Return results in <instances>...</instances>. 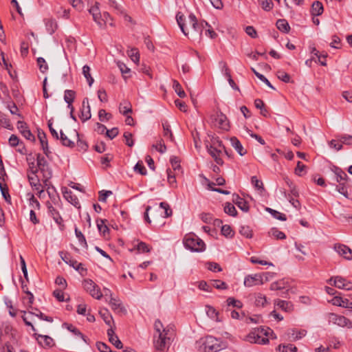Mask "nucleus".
<instances>
[{"mask_svg":"<svg viewBox=\"0 0 352 352\" xmlns=\"http://www.w3.org/2000/svg\"><path fill=\"white\" fill-rule=\"evenodd\" d=\"M154 328L156 331L153 339L155 348L159 352H165L170 344L173 329L168 326L164 327L160 320H155Z\"/></svg>","mask_w":352,"mask_h":352,"instance_id":"nucleus-1","label":"nucleus"},{"mask_svg":"<svg viewBox=\"0 0 352 352\" xmlns=\"http://www.w3.org/2000/svg\"><path fill=\"white\" fill-rule=\"evenodd\" d=\"M176 20L179 27L185 36L190 33L201 36L203 31V24L199 23L195 14H190L186 19L184 15L179 12L176 15Z\"/></svg>","mask_w":352,"mask_h":352,"instance_id":"nucleus-2","label":"nucleus"},{"mask_svg":"<svg viewBox=\"0 0 352 352\" xmlns=\"http://www.w3.org/2000/svg\"><path fill=\"white\" fill-rule=\"evenodd\" d=\"M184 247L192 252H202L206 250V244L193 233L186 234L183 239Z\"/></svg>","mask_w":352,"mask_h":352,"instance_id":"nucleus-3","label":"nucleus"},{"mask_svg":"<svg viewBox=\"0 0 352 352\" xmlns=\"http://www.w3.org/2000/svg\"><path fill=\"white\" fill-rule=\"evenodd\" d=\"M38 172L42 174V180L45 186H48L49 180L52 176V172L45 158L41 154L36 156Z\"/></svg>","mask_w":352,"mask_h":352,"instance_id":"nucleus-4","label":"nucleus"},{"mask_svg":"<svg viewBox=\"0 0 352 352\" xmlns=\"http://www.w3.org/2000/svg\"><path fill=\"white\" fill-rule=\"evenodd\" d=\"M205 352H219L226 347V344L213 336H207L203 342Z\"/></svg>","mask_w":352,"mask_h":352,"instance_id":"nucleus-5","label":"nucleus"},{"mask_svg":"<svg viewBox=\"0 0 352 352\" xmlns=\"http://www.w3.org/2000/svg\"><path fill=\"white\" fill-rule=\"evenodd\" d=\"M83 287L93 298L100 299L102 296L99 287L91 279H85L83 283Z\"/></svg>","mask_w":352,"mask_h":352,"instance_id":"nucleus-6","label":"nucleus"},{"mask_svg":"<svg viewBox=\"0 0 352 352\" xmlns=\"http://www.w3.org/2000/svg\"><path fill=\"white\" fill-rule=\"evenodd\" d=\"M328 319L329 322H331L339 327H346L348 329L352 328V321L343 316L331 313L329 314Z\"/></svg>","mask_w":352,"mask_h":352,"instance_id":"nucleus-7","label":"nucleus"},{"mask_svg":"<svg viewBox=\"0 0 352 352\" xmlns=\"http://www.w3.org/2000/svg\"><path fill=\"white\" fill-rule=\"evenodd\" d=\"M99 3L96 2L95 6H92L89 10V13L92 15L94 21L98 24L100 28H104L106 25V22L104 19H102V14L100 12Z\"/></svg>","mask_w":352,"mask_h":352,"instance_id":"nucleus-8","label":"nucleus"},{"mask_svg":"<svg viewBox=\"0 0 352 352\" xmlns=\"http://www.w3.org/2000/svg\"><path fill=\"white\" fill-rule=\"evenodd\" d=\"M212 123L215 126L223 130H228L229 123L226 115L217 113L212 118Z\"/></svg>","mask_w":352,"mask_h":352,"instance_id":"nucleus-9","label":"nucleus"},{"mask_svg":"<svg viewBox=\"0 0 352 352\" xmlns=\"http://www.w3.org/2000/svg\"><path fill=\"white\" fill-rule=\"evenodd\" d=\"M263 277L259 274L253 275H248L244 279V285L248 287H251L258 285H263Z\"/></svg>","mask_w":352,"mask_h":352,"instance_id":"nucleus-10","label":"nucleus"},{"mask_svg":"<svg viewBox=\"0 0 352 352\" xmlns=\"http://www.w3.org/2000/svg\"><path fill=\"white\" fill-rule=\"evenodd\" d=\"M330 283L331 281H333V285L339 288V289H343L346 290H351L352 289V283L347 281L346 279L341 276H336L332 277L329 280Z\"/></svg>","mask_w":352,"mask_h":352,"instance_id":"nucleus-11","label":"nucleus"},{"mask_svg":"<svg viewBox=\"0 0 352 352\" xmlns=\"http://www.w3.org/2000/svg\"><path fill=\"white\" fill-rule=\"evenodd\" d=\"M48 214L54 221L60 226V229L64 227L63 220L59 212L50 203L47 204Z\"/></svg>","mask_w":352,"mask_h":352,"instance_id":"nucleus-12","label":"nucleus"},{"mask_svg":"<svg viewBox=\"0 0 352 352\" xmlns=\"http://www.w3.org/2000/svg\"><path fill=\"white\" fill-rule=\"evenodd\" d=\"M335 250L345 259L352 260V250L348 246L343 244L335 245Z\"/></svg>","mask_w":352,"mask_h":352,"instance_id":"nucleus-13","label":"nucleus"},{"mask_svg":"<svg viewBox=\"0 0 352 352\" xmlns=\"http://www.w3.org/2000/svg\"><path fill=\"white\" fill-rule=\"evenodd\" d=\"M91 117V108L89 104V100L87 98L83 99L82 103V109L80 111V118L82 122H85L89 120Z\"/></svg>","mask_w":352,"mask_h":352,"instance_id":"nucleus-14","label":"nucleus"},{"mask_svg":"<svg viewBox=\"0 0 352 352\" xmlns=\"http://www.w3.org/2000/svg\"><path fill=\"white\" fill-rule=\"evenodd\" d=\"M232 201L243 212H248L250 207L248 203L237 194L232 195Z\"/></svg>","mask_w":352,"mask_h":352,"instance_id":"nucleus-15","label":"nucleus"},{"mask_svg":"<svg viewBox=\"0 0 352 352\" xmlns=\"http://www.w3.org/2000/svg\"><path fill=\"white\" fill-rule=\"evenodd\" d=\"M109 305L111 306V308L114 311H116L118 313H122V312L126 311V309L123 307L121 300L118 298L111 296V298L109 299Z\"/></svg>","mask_w":352,"mask_h":352,"instance_id":"nucleus-16","label":"nucleus"},{"mask_svg":"<svg viewBox=\"0 0 352 352\" xmlns=\"http://www.w3.org/2000/svg\"><path fill=\"white\" fill-rule=\"evenodd\" d=\"M274 305L285 312H291L294 309L293 304L289 301L277 299L274 301Z\"/></svg>","mask_w":352,"mask_h":352,"instance_id":"nucleus-17","label":"nucleus"},{"mask_svg":"<svg viewBox=\"0 0 352 352\" xmlns=\"http://www.w3.org/2000/svg\"><path fill=\"white\" fill-rule=\"evenodd\" d=\"M107 336L109 337V342L117 349L122 348V343L118 337L115 334L114 330L112 327L107 330Z\"/></svg>","mask_w":352,"mask_h":352,"instance_id":"nucleus-18","label":"nucleus"},{"mask_svg":"<svg viewBox=\"0 0 352 352\" xmlns=\"http://www.w3.org/2000/svg\"><path fill=\"white\" fill-rule=\"evenodd\" d=\"M271 290H285L283 294L287 292L289 290V286L287 285V282H285L284 280H280L276 282H274L270 285ZM280 296H284L283 294H280Z\"/></svg>","mask_w":352,"mask_h":352,"instance_id":"nucleus-19","label":"nucleus"},{"mask_svg":"<svg viewBox=\"0 0 352 352\" xmlns=\"http://www.w3.org/2000/svg\"><path fill=\"white\" fill-rule=\"evenodd\" d=\"M63 197L65 198V199H67L75 207L80 208V202L78 197L75 195H74L71 190H67L66 188L65 190L63 192Z\"/></svg>","mask_w":352,"mask_h":352,"instance_id":"nucleus-20","label":"nucleus"},{"mask_svg":"<svg viewBox=\"0 0 352 352\" xmlns=\"http://www.w3.org/2000/svg\"><path fill=\"white\" fill-rule=\"evenodd\" d=\"M230 143L232 146L238 152L241 156L244 155L247 153L246 150L243 148L240 141L236 137H232L230 138Z\"/></svg>","mask_w":352,"mask_h":352,"instance_id":"nucleus-21","label":"nucleus"},{"mask_svg":"<svg viewBox=\"0 0 352 352\" xmlns=\"http://www.w3.org/2000/svg\"><path fill=\"white\" fill-rule=\"evenodd\" d=\"M338 183V184L336 187L337 191L344 195L346 198H349L348 189L351 188V185L349 184L348 181H342Z\"/></svg>","mask_w":352,"mask_h":352,"instance_id":"nucleus-22","label":"nucleus"},{"mask_svg":"<svg viewBox=\"0 0 352 352\" xmlns=\"http://www.w3.org/2000/svg\"><path fill=\"white\" fill-rule=\"evenodd\" d=\"M99 314L106 324L111 327V324L113 323V320L109 311L106 308H103L99 311Z\"/></svg>","mask_w":352,"mask_h":352,"instance_id":"nucleus-23","label":"nucleus"},{"mask_svg":"<svg viewBox=\"0 0 352 352\" xmlns=\"http://www.w3.org/2000/svg\"><path fill=\"white\" fill-rule=\"evenodd\" d=\"M307 331L304 329L297 331L294 329H289L287 335L289 338H292V340H296L302 338L306 335Z\"/></svg>","mask_w":352,"mask_h":352,"instance_id":"nucleus-24","label":"nucleus"},{"mask_svg":"<svg viewBox=\"0 0 352 352\" xmlns=\"http://www.w3.org/2000/svg\"><path fill=\"white\" fill-rule=\"evenodd\" d=\"M323 5L320 1H316L312 3L311 10L312 16H320L323 13Z\"/></svg>","mask_w":352,"mask_h":352,"instance_id":"nucleus-25","label":"nucleus"},{"mask_svg":"<svg viewBox=\"0 0 352 352\" xmlns=\"http://www.w3.org/2000/svg\"><path fill=\"white\" fill-rule=\"evenodd\" d=\"M276 25L278 30L283 33H288L290 30L288 22L284 19L277 20Z\"/></svg>","mask_w":352,"mask_h":352,"instance_id":"nucleus-26","label":"nucleus"},{"mask_svg":"<svg viewBox=\"0 0 352 352\" xmlns=\"http://www.w3.org/2000/svg\"><path fill=\"white\" fill-rule=\"evenodd\" d=\"M37 340L38 343L44 346L51 347L54 344L53 339L48 336L38 335Z\"/></svg>","mask_w":352,"mask_h":352,"instance_id":"nucleus-27","label":"nucleus"},{"mask_svg":"<svg viewBox=\"0 0 352 352\" xmlns=\"http://www.w3.org/2000/svg\"><path fill=\"white\" fill-rule=\"evenodd\" d=\"M334 173L336 175V182H340L342 181H349V177L345 172L338 167H335Z\"/></svg>","mask_w":352,"mask_h":352,"instance_id":"nucleus-28","label":"nucleus"},{"mask_svg":"<svg viewBox=\"0 0 352 352\" xmlns=\"http://www.w3.org/2000/svg\"><path fill=\"white\" fill-rule=\"evenodd\" d=\"M119 111L124 116L132 112V107L130 102L124 101L120 104Z\"/></svg>","mask_w":352,"mask_h":352,"instance_id":"nucleus-29","label":"nucleus"},{"mask_svg":"<svg viewBox=\"0 0 352 352\" xmlns=\"http://www.w3.org/2000/svg\"><path fill=\"white\" fill-rule=\"evenodd\" d=\"M206 314L208 317L214 320L215 321H220L219 319V312L212 306H206Z\"/></svg>","mask_w":352,"mask_h":352,"instance_id":"nucleus-30","label":"nucleus"},{"mask_svg":"<svg viewBox=\"0 0 352 352\" xmlns=\"http://www.w3.org/2000/svg\"><path fill=\"white\" fill-rule=\"evenodd\" d=\"M63 326L69 331L74 333L75 335L80 336L85 342H87L85 336L72 324L63 323Z\"/></svg>","mask_w":352,"mask_h":352,"instance_id":"nucleus-31","label":"nucleus"},{"mask_svg":"<svg viewBox=\"0 0 352 352\" xmlns=\"http://www.w3.org/2000/svg\"><path fill=\"white\" fill-rule=\"evenodd\" d=\"M331 302L333 305L342 307L345 308H352V303L349 301H346V304H342L343 302V298L339 296H335L332 300Z\"/></svg>","mask_w":352,"mask_h":352,"instance_id":"nucleus-32","label":"nucleus"},{"mask_svg":"<svg viewBox=\"0 0 352 352\" xmlns=\"http://www.w3.org/2000/svg\"><path fill=\"white\" fill-rule=\"evenodd\" d=\"M45 27L47 32L52 34L57 28V24L55 20L52 19H48L45 20Z\"/></svg>","mask_w":352,"mask_h":352,"instance_id":"nucleus-33","label":"nucleus"},{"mask_svg":"<svg viewBox=\"0 0 352 352\" xmlns=\"http://www.w3.org/2000/svg\"><path fill=\"white\" fill-rule=\"evenodd\" d=\"M268 234L270 236H272L276 239H285L286 238L285 233L278 230L276 228H271L268 232Z\"/></svg>","mask_w":352,"mask_h":352,"instance_id":"nucleus-34","label":"nucleus"},{"mask_svg":"<svg viewBox=\"0 0 352 352\" xmlns=\"http://www.w3.org/2000/svg\"><path fill=\"white\" fill-rule=\"evenodd\" d=\"M59 139L60 140L62 144L65 146L73 148L75 145L74 142L69 139L62 131L60 132Z\"/></svg>","mask_w":352,"mask_h":352,"instance_id":"nucleus-35","label":"nucleus"},{"mask_svg":"<svg viewBox=\"0 0 352 352\" xmlns=\"http://www.w3.org/2000/svg\"><path fill=\"white\" fill-rule=\"evenodd\" d=\"M173 87L175 90V91L177 93V94L182 98H185L186 96V94L185 91L183 90L181 85L179 82L174 80L173 82Z\"/></svg>","mask_w":352,"mask_h":352,"instance_id":"nucleus-36","label":"nucleus"},{"mask_svg":"<svg viewBox=\"0 0 352 352\" xmlns=\"http://www.w3.org/2000/svg\"><path fill=\"white\" fill-rule=\"evenodd\" d=\"M91 69L88 65H84L82 67V74L85 78L87 79L89 85L91 87L94 82V78L91 77L90 74Z\"/></svg>","mask_w":352,"mask_h":352,"instance_id":"nucleus-37","label":"nucleus"},{"mask_svg":"<svg viewBox=\"0 0 352 352\" xmlns=\"http://www.w3.org/2000/svg\"><path fill=\"white\" fill-rule=\"evenodd\" d=\"M76 93L73 90L67 89L65 91L64 94V100L67 104H70V103H73L75 98Z\"/></svg>","mask_w":352,"mask_h":352,"instance_id":"nucleus-38","label":"nucleus"},{"mask_svg":"<svg viewBox=\"0 0 352 352\" xmlns=\"http://www.w3.org/2000/svg\"><path fill=\"white\" fill-rule=\"evenodd\" d=\"M4 127L9 130H12L13 126L10 124V120L0 112V128Z\"/></svg>","mask_w":352,"mask_h":352,"instance_id":"nucleus-39","label":"nucleus"},{"mask_svg":"<svg viewBox=\"0 0 352 352\" xmlns=\"http://www.w3.org/2000/svg\"><path fill=\"white\" fill-rule=\"evenodd\" d=\"M224 212L232 217H236L237 214V211L233 204L231 203L227 202L224 206Z\"/></svg>","mask_w":352,"mask_h":352,"instance_id":"nucleus-40","label":"nucleus"},{"mask_svg":"<svg viewBox=\"0 0 352 352\" xmlns=\"http://www.w3.org/2000/svg\"><path fill=\"white\" fill-rule=\"evenodd\" d=\"M278 352H296L297 348L293 344L281 345L277 348Z\"/></svg>","mask_w":352,"mask_h":352,"instance_id":"nucleus-41","label":"nucleus"},{"mask_svg":"<svg viewBox=\"0 0 352 352\" xmlns=\"http://www.w3.org/2000/svg\"><path fill=\"white\" fill-rule=\"evenodd\" d=\"M253 73L255 74V76L260 79L261 81H263L267 87L272 89H275V88L273 87V85L271 84V82L261 74L256 72L254 68H251Z\"/></svg>","mask_w":352,"mask_h":352,"instance_id":"nucleus-42","label":"nucleus"},{"mask_svg":"<svg viewBox=\"0 0 352 352\" xmlns=\"http://www.w3.org/2000/svg\"><path fill=\"white\" fill-rule=\"evenodd\" d=\"M128 56L134 63H138L140 60V54L136 48H132L127 51Z\"/></svg>","mask_w":352,"mask_h":352,"instance_id":"nucleus-43","label":"nucleus"},{"mask_svg":"<svg viewBox=\"0 0 352 352\" xmlns=\"http://www.w3.org/2000/svg\"><path fill=\"white\" fill-rule=\"evenodd\" d=\"M258 2L265 11L269 12L273 8L274 3L272 0H258Z\"/></svg>","mask_w":352,"mask_h":352,"instance_id":"nucleus-44","label":"nucleus"},{"mask_svg":"<svg viewBox=\"0 0 352 352\" xmlns=\"http://www.w3.org/2000/svg\"><path fill=\"white\" fill-rule=\"evenodd\" d=\"M267 210L273 216V217H274L278 220H280V221H286L287 220V217L285 214H283L281 212H279L275 210H273V209L269 208H267Z\"/></svg>","mask_w":352,"mask_h":352,"instance_id":"nucleus-45","label":"nucleus"},{"mask_svg":"<svg viewBox=\"0 0 352 352\" xmlns=\"http://www.w3.org/2000/svg\"><path fill=\"white\" fill-rule=\"evenodd\" d=\"M226 302L228 306H232L233 307H236L237 309H241L243 307V303L240 300H236L232 297H229Z\"/></svg>","mask_w":352,"mask_h":352,"instance_id":"nucleus-46","label":"nucleus"},{"mask_svg":"<svg viewBox=\"0 0 352 352\" xmlns=\"http://www.w3.org/2000/svg\"><path fill=\"white\" fill-rule=\"evenodd\" d=\"M28 180L31 186H41V184L39 182V177L36 175V173H29Z\"/></svg>","mask_w":352,"mask_h":352,"instance_id":"nucleus-47","label":"nucleus"},{"mask_svg":"<svg viewBox=\"0 0 352 352\" xmlns=\"http://www.w3.org/2000/svg\"><path fill=\"white\" fill-rule=\"evenodd\" d=\"M35 311H36V312L30 311L29 314L36 316L41 320H45V321H47V322H53V318L52 317L47 316L44 315L41 311H39L37 309H35Z\"/></svg>","mask_w":352,"mask_h":352,"instance_id":"nucleus-48","label":"nucleus"},{"mask_svg":"<svg viewBox=\"0 0 352 352\" xmlns=\"http://www.w3.org/2000/svg\"><path fill=\"white\" fill-rule=\"evenodd\" d=\"M267 303L265 296L262 294H257L255 298V305L256 306L264 307Z\"/></svg>","mask_w":352,"mask_h":352,"instance_id":"nucleus-49","label":"nucleus"},{"mask_svg":"<svg viewBox=\"0 0 352 352\" xmlns=\"http://www.w3.org/2000/svg\"><path fill=\"white\" fill-rule=\"evenodd\" d=\"M239 232L241 235L248 239H250L252 236V231L249 226H241Z\"/></svg>","mask_w":352,"mask_h":352,"instance_id":"nucleus-50","label":"nucleus"},{"mask_svg":"<svg viewBox=\"0 0 352 352\" xmlns=\"http://www.w3.org/2000/svg\"><path fill=\"white\" fill-rule=\"evenodd\" d=\"M37 65L39 67L41 72L42 73H45L48 69V65L45 60L42 57H39L37 58Z\"/></svg>","mask_w":352,"mask_h":352,"instance_id":"nucleus-51","label":"nucleus"},{"mask_svg":"<svg viewBox=\"0 0 352 352\" xmlns=\"http://www.w3.org/2000/svg\"><path fill=\"white\" fill-rule=\"evenodd\" d=\"M284 195H285V197L288 199L289 203L292 205L293 207H294L297 210H300V209L301 204H300V201L298 199H294L292 197H290L289 195H287V193L285 192H284Z\"/></svg>","mask_w":352,"mask_h":352,"instance_id":"nucleus-52","label":"nucleus"},{"mask_svg":"<svg viewBox=\"0 0 352 352\" xmlns=\"http://www.w3.org/2000/svg\"><path fill=\"white\" fill-rule=\"evenodd\" d=\"M97 227L100 232L105 235L106 232H109V228L105 224V221L100 219L97 221Z\"/></svg>","mask_w":352,"mask_h":352,"instance_id":"nucleus-53","label":"nucleus"},{"mask_svg":"<svg viewBox=\"0 0 352 352\" xmlns=\"http://www.w3.org/2000/svg\"><path fill=\"white\" fill-rule=\"evenodd\" d=\"M306 166L300 161L297 162L295 168V174L298 176H302L305 173Z\"/></svg>","mask_w":352,"mask_h":352,"instance_id":"nucleus-54","label":"nucleus"},{"mask_svg":"<svg viewBox=\"0 0 352 352\" xmlns=\"http://www.w3.org/2000/svg\"><path fill=\"white\" fill-rule=\"evenodd\" d=\"M75 133L78 138V141H77V147L78 148L79 151H87V148H88V145L86 143V142H85L84 140H82L79 138V134L78 132H76L75 131Z\"/></svg>","mask_w":352,"mask_h":352,"instance_id":"nucleus-55","label":"nucleus"},{"mask_svg":"<svg viewBox=\"0 0 352 352\" xmlns=\"http://www.w3.org/2000/svg\"><path fill=\"white\" fill-rule=\"evenodd\" d=\"M28 166H29V170L30 173H38V166L37 164H35L34 163V159L32 158H27Z\"/></svg>","mask_w":352,"mask_h":352,"instance_id":"nucleus-56","label":"nucleus"},{"mask_svg":"<svg viewBox=\"0 0 352 352\" xmlns=\"http://www.w3.org/2000/svg\"><path fill=\"white\" fill-rule=\"evenodd\" d=\"M212 287L218 289H227L228 287L225 282L220 280H212Z\"/></svg>","mask_w":352,"mask_h":352,"instance_id":"nucleus-57","label":"nucleus"},{"mask_svg":"<svg viewBox=\"0 0 352 352\" xmlns=\"http://www.w3.org/2000/svg\"><path fill=\"white\" fill-rule=\"evenodd\" d=\"M75 234H76V236L77 239H78L79 242L80 243V244L82 246L87 248V244L86 242L85 237L84 236L80 230H78L77 228H76V229H75Z\"/></svg>","mask_w":352,"mask_h":352,"instance_id":"nucleus-58","label":"nucleus"},{"mask_svg":"<svg viewBox=\"0 0 352 352\" xmlns=\"http://www.w3.org/2000/svg\"><path fill=\"white\" fill-rule=\"evenodd\" d=\"M134 170H135V172L139 173L142 175H146V168L144 167L142 162H138L135 164V166L134 167Z\"/></svg>","mask_w":352,"mask_h":352,"instance_id":"nucleus-59","label":"nucleus"},{"mask_svg":"<svg viewBox=\"0 0 352 352\" xmlns=\"http://www.w3.org/2000/svg\"><path fill=\"white\" fill-rule=\"evenodd\" d=\"M136 249L138 250V252L142 253L149 252L151 250L147 244L142 241L139 242L138 243V245H136Z\"/></svg>","mask_w":352,"mask_h":352,"instance_id":"nucleus-60","label":"nucleus"},{"mask_svg":"<svg viewBox=\"0 0 352 352\" xmlns=\"http://www.w3.org/2000/svg\"><path fill=\"white\" fill-rule=\"evenodd\" d=\"M160 208H163L164 210V217H168L172 215V210L170 208V206L166 202H161L160 204Z\"/></svg>","mask_w":352,"mask_h":352,"instance_id":"nucleus-61","label":"nucleus"},{"mask_svg":"<svg viewBox=\"0 0 352 352\" xmlns=\"http://www.w3.org/2000/svg\"><path fill=\"white\" fill-rule=\"evenodd\" d=\"M99 120L102 122L109 120L111 118V114L106 112L104 109H100L98 112Z\"/></svg>","mask_w":352,"mask_h":352,"instance_id":"nucleus-62","label":"nucleus"},{"mask_svg":"<svg viewBox=\"0 0 352 352\" xmlns=\"http://www.w3.org/2000/svg\"><path fill=\"white\" fill-rule=\"evenodd\" d=\"M277 77L284 82H289L290 81L289 75L283 71H278L277 72Z\"/></svg>","mask_w":352,"mask_h":352,"instance_id":"nucleus-63","label":"nucleus"},{"mask_svg":"<svg viewBox=\"0 0 352 352\" xmlns=\"http://www.w3.org/2000/svg\"><path fill=\"white\" fill-rule=\"evenodd\" d=\"M339 141L341 144H344L347 145L352 144V135H343L340 136Z\"/></svg>","mask_w":352,"mask_h":352,"instance_id":"nucleus-64","label":"nucleus"}]
</instances>
